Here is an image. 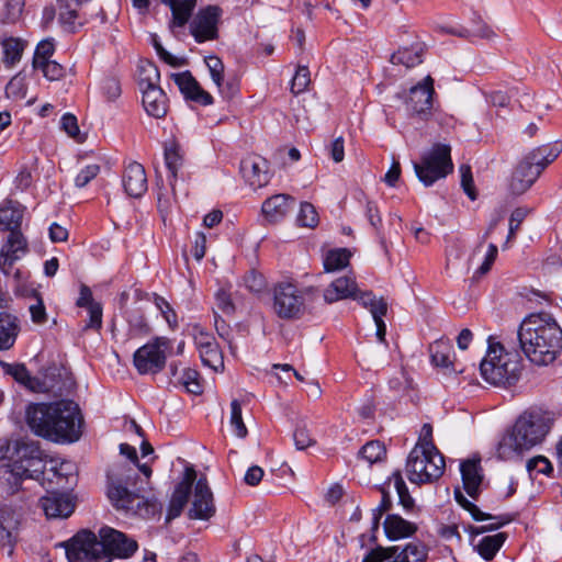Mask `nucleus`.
<instances>
[{
	"label": "nucleus",
	"mask_w": 562,
	"mask_h": 562,
	"mask_svg": "<svg viewBox=\"0 0 562 562\" xmlns=\"http://www.w3.org/2000/svg\"><path fill=\"white\" fill-rule=\"evenodd\" d=\"M25 418L36 436L53 442L72 443L82 435L83 417L78 404L71 400L31 404Z\"/></svg>",
	"instance_id": "obj_1"
},
{
	"label": "nucleus",
	"mask_w": 562,
	"mask_h": 562,
	"mask_svg": "<svg viewBox=\"0 0 562 562\" xmlns=\"http://www.w3.org/2000/svg\"><path fill=\"white\" fill-rule=\"evenodd\" d=\"M69 562H111L113 558L127 559L137 550V542L125 533L104 526L98 536L82 530L65 544Z\"/></svg>",
	"instance_id": "obj_2"
},
{
	"label": "nucleus",
	"mask_w": 562,
	"mask_h": 562,
	"mask_svg": "<svg viewBox=\"0 0 562 562\" xmlns=\"http://www.w3.org/2000/svg\"><path fill=\"white\" fill-rule=\"evenodd\" d=\"M517 337L530 362L537 366L552 363L562 350V329L548 313H532L524 318Z\"/></svg>",
	"instance_id": "obj_3"
},
{
	"label": "nucleus",
	"mask_w": 562,
	"mask_h": 562,
	"mask_svg": "<svg viewBox=\"0 0 562 562\" xmlns=\"http://www.w3.org/2000/svg\"><path fill=\"white\" fill-rule=\"evenodd\" d=\"M134 465L144 474L145 481L140 480L138 485L134 468L127 464L119 465L108 474V496L117 509L139 516L154 515L157 510L156 503L145 501L139 495V492L149 486L151 468L147 462L140 464L138 460Z\"/></svg>",
	"instance_id": "obj_4"
},
{
	"label": "nucleus",
	"mask_w": 562,
	"mask_h": 562,
	"mask_svg": "<svg viewBox=\"0 0 562 562\" xmlns=\"http://www.w3.org/2000/svg\"><path fill=\"white\" fill-rule=\"evenodd\" d=\"M0 447V458L8 459L9 463L0 465V486L10 495L21 490L24 480L38 481L44 474L45 461L40 445L35 441L18 440L11 448Z\"/></svg>",
	"instance_id": "obj_5"
},
{
	"label": "nucleus",
	"mask_w": 562,
	"mask_h": 562,
	"mask_svg": "<svg viewBox=\"0 0 562 562\" xmlns=\"http://www.w3.org/2000/svg\"><path fill=\"white\" fill-rule=\"evenodd\" d=\"M551 427L550 417L540 412H526L516 420L497 446V456L502 460L519 457L525 451L540 443Z\"/></svg>",
	"instance_id": "obj_6"
},
{
	"label": "nucleus",
	"mask_w": 562,
	"mask_h": 562,
	"mask_svg": "<svg viewBox=\"0 0 562 562\" xmlns=\"http://www.w3.org/2000/svg\"><path fill=\"white\" fill-rule=\"evenodd\" d=\"M521 370V358L517 352L505 351L499 342L488 339L487 352L480 363L481 375L487 383L512 386L520 379Z\"/></svg>",
	"instance_id": "obj_7"
},
{
	"label": "nucleus",
	"mask_w": 562,
	"mask_h": 562,
	"mask_svg": "<svg viewBox=\"0 0 562 562\" xmlns=\"http://www.w3.org/2000/svg\"><path fill=\"white\" fill-rule=\"evenodd\" d=\"M443 456L431 441L416 445L408 454L406 472L412 483H431L443 474Z\"/></svg>",
	"instance_id": "obj_8"
},
{
	"label": "nucleus",
	"mask_w": 562,
	"mask_h": 562,
	"mask_svg": "<svg viewBox=\"0 0 562 562\" xmlns=\"http://www.w3.org/2000/svg\"><path fill=\"white\" fill-rule=\"evenodd\" d=\"M451 148L446 144H435L424 153L419 162H414V170L420 182L426 187L446 178L453 170L450 156Z\"/></svg>",
	"instance_id": "obj_9"
},
{
	"label": "nucleus",
	"mask_w": 562,
	"mask_h": 562,
	"mask_svg": "<svg viewBox=\"0 0 562 562\" xmlns=\"http://www.w3.org/2000/svg\"><path fill=\"white\" fill-rule=\"evenodd\" d=\"M171 340L167 337H155L139 347L133 356V363L139 374H157L166 367Z\"/></svg>",
	"instance_id": "obj_10"
},
{
	"label": "nucleus",
	"mask_w": 562,
	"mask_h": 562,
	"mask_svg": "<svg viewBox=\"0 0 562 562\" xmlns=\"http://www.w3.org/2000/svg\"><path fill=\"white\" fill-rule=\"evenodd\" d=\"M273 311L283 319L300 318L305 311L303 291L291 282H280L273 289Z\"/></svg>",
	"instance_id": "obj_11"
},
{
	"label": "nucleus",
	"mask_w": 562,
	"mask_h": 562,
	"mask_svg": "<svg viewBox=\"0 0 562 562\" xmlns=\"http://www.w3.org/2000/svg\"><path fill=\"white\" fill-rule=\"evenodd\" d=\"M223 10L218 5L200 9L190 23V33L196 43L214 41L218 37V24Z\"/></svg>",
	"instance_id": "obj_12"
},
{
	"label": "nucleus",
	"mask_w": 562,
	"mask_h": 562,
	"mask_svg": "<svg viewBox=\"0 0 562 562\" xmlns=\"http://www.w3.org/2000/svg\"><path fill=\"white\" fill-rule=\"evenodd\" d=\"M192 487V501L188 516L190 519L209 520L215 515L216 507L206 477H200Z\"/></svg>",
	"instance_id": "obj_13"
},
{
	"label": "nucleus",
	"mask_w": 562,
	"mask_h": 562,
	"mask_svg": "<svg viewBox=\"0 0 562 562\" xmlns=\"http://www.w3.org/2000/svg\"><path fill=\"white\" fill-rule=\"evenodd\" d=\"M434 94V79L427 76L423 81L409 89L408 95L405 99L407 111L414 115L427 117L432 109Z\"/></svg>",
	"instance_id": "obj_14"
},
{
	"label": "nucleus",
	"mask_w": 562,
	"mask_h": 562,
	"mask_svg": "<svg viewBox=\"0 0 562 562\" xmlns=\"http://www.w3.org/2000/svg\"><path fill=\"white\" fill-rule=\"evenodd\" d=\"M454 498H456L457 503L462 508H464L465 510H468L471 514V516L474 520H476V521L495 520V522L490 524L488 526L473 528V530H472L473 533L479 535V533H483L488 530H496L513 520V517L510 515L492 516L490 514H485V513L481 512L480 508L475 504L470 502L462 494V492L459 488H457L454 491Z\"/></svg>",
	"instance_id": "obj_15"
},
{
	"label": "nucleus",
	"mask_w": 562,
	"mask_h": 562,
	"mask_svg": "<svg viewBox=\"0 0 562 562\" xmlns=\"http://www.w3.org/2000/svg\"><path fill=\"white\" fill-rule=\"evenodd\" d=\"M196 480V472L193 468L186 469L183 480L177 484L168 506L167 520L179 517L189 502L192 486Z\"/></svg>",
	"instance_id": "obj_16"
},
{
	"label": "nucleus",
	"mask_w": 562,
	"mask_h": 562,
	"mask_svg": "<svg viewBox=\"0 0 562 562\" xmlns=\"http://www.w3.org/2000/svg\"><path fill=\"white\" fill-rule=\"evenodd\" d=\"M240 172L254 189L265 187L269 182L268 161L260 156H249L241 160Z\"/></svg>",
	"instance_id": "obj_17"
},
{
	"label": "nucleus",
	"mask_w": 562,
	"mask_h": 562,
	"mask_svg": "<svg viewBox=\"0 0 562 562\" xmlns=\"http://www.w3.org/2000/svg\"><path fill=\"white\" fill-rule=\"evenodd\" d=\"M173 79L186 100L201 105H211L213 103V97L201 87L190 71L173 75Z\"/></svg>",
	"instance_id": "obj_18"
},
{
	"label": "nucleus",
	"mask_w": 562,
	"mask_h": 562,
	"mask_svg": "<svg viewBox=\"0 0 562 562\" xmlns=\"http://www.w3.org/2000/svg\"><path fill=\"white\" fill-rule=\"evenodd\" d=\"M40 505L47 518H67L74 509L75 503L66 493L52 492L40 499Z\"/></svg>",
	"instance_id": "obj_19"
},
{
	"label": "nucleus",
	"mask_w": 562,
	"mask_h": 562,
	"mask_svg": "<svg viewBox=\"0 0 562 562\" xmlns=\"http://www.w3.org/2000/svg\"><path fill=\"white\" fill-rule=\"evenodd\" d=\"M460 472L463 488L470 497L476 498L481 492V485L484 477L481 459L473 458L462 461L460 464Z\"/></svg>",
	"instance_id": "obj_20"
},
{
	"label": "nucleus",
	"mask_w": 562,
	"mask_h": 562,
	"mask_svg": "<svg viewBox=\"0 0 562 562\" xmlns=\"http://www.w3.org/2000/svg\"><path fill=\"white\" fill-rule=\"evenodd\" d=\"M124 190L132 198H140L147 191V177L144 167L136 162H130L122 177Z\"/></svg>",
	"instance_id": "obj_21"
},
{
	"label": "nucleus",
	"mask_w": 562,
	"mask_h": 562,
	"mask_svg": "<svg viewBox=\"0 0 562 562\" xmlns=\"http://www.w3.org/2000/svg\"><path fill=\"white\" fill-rule=\"evenodd\" d=\"M359 303L370 311L376 326V337L381 342H384L386 325L382 317L387 312V303L383 297L378 299L372 292L360 293Z\"/></svg>",
	"instance_id": "obj_22"
},
{
	"label": "nucleus",
	"mask_w": 562,
	"mask_h": 562,
	"mask_svg": "<svg viewBox=\"0 0 562 562\" xmlns=\"http://www.w3.org/2000/svg\"><path fill=\"white\" fill-rule=\"evenodd\" d=\"M358 285L353 277L346 276L334 280L324 291V300L331 304L345 299H353L359 302Z\"/></svg>",
	"instance_id": "obj_23"
},
{
	"label": "nucleus",
	"mask_w": 562,
	"mask_h": 562,
	"mask_svg": "<svg viewBox=\"0 0 562 562\" xmlns=\"http://www.w3.org/2000/svg\"><path fill=\"white\" fill-rule=\"evenodd\" d=\"M20 524V514L9 505L0 506V547H9L12 552L13 542Z\"/></svg>",
	"instance_id": "obj_24"
},
{
	"label": "nucleus",
	"mask_w": 562,
	"mask_h": 562,
	"mask_svg": "<svg viewBox=\"0 0 562 562\" xmlns=\"http://www.w3.org/2000/svg\"><path fill=\"white\" fill-rule=\"evenodd\" d=\"M540 175L539 168H536L529 159L524 157L513 173L510 181L512 192L522 194L535 183Z\"/></svg>",
	"instance_id": "obj_25"
},
{
	"label": "nucleus",
	"mask_w": 562,
	"mask_h": 562,
	"mask_svg": "<svg viewBox=\"0 0 562 562\" xmlns=\"http://www.w3.org/2000/svg\"><path fill=\"white\" fill-rule=\"evenodd\" d=\"M294 199L288 194H274L268 198L261 206L265 218L270 223L281 221L293 207Z\"/></svg>",
	"instance_id": "obj_26"
},
{
	"label": "nucleus",
	"mask_w": 562,
	"mask_h": 562,
	"mask_svg": "<svg viewBox=\"0 0 562 562\" xmlns=\"http://www.w3.org/2000/svg\"><path fill=\"white\" fill-rule=\"evenodd\" d=\"M142 102L149 116L161 119L167 114L168 100L160 87L143 91Z\"/></svg>",
	"instance_id": "obj_27"
},
{
	"label": "nucleus",
	"mask_w": 562,
	"mask_h": 562,
	"mask_svg": "<svg viewBox=\"0 0 562 562\" xmlns=\"http://www.w3.org/2000/svg\"><path fill=\"white\" fill-rule=\"evenodd\" d=\"M20 333L19 319L16 316L1 312L0 313V350L10 349Z\"/></svg>",
	"instance_id": "obj_28"
},
{
	"label": "nucleus",
	"mask_w": 562,
	"mask_h": 562,
	"mask_svg": "<svg viewBox=\"0 0 562 562\" xmlns=\"http://www.w3.org/2000/svg\"><path fill=\"white\" fill-rule=\"evenodd\" d=\"M24 209L19 202L7 201L0 206V225L3 231H20Z\"/></svg>",
	"instance_id": "obj_29"
},
{
	"label": "nucleus",
	"mask_w": 562,
	"mask_h": 562,
	"mask_svg": "<svg viewBox=\"0 0 562 562\" xmlns=\"http://www.w3.org/2000/svg\"><path fill=\"white\" fill-rule=\"evenodd\" d=\"M160 72L150 60H139L137 65V83L140 92L153 88H159Z\"/></svg>",
	"instance_id": "obj_30"
},
{
	"label": "nucleus",
	"mask_w": 562,
	"mask_h": 562,
	"mask_svg": "<svg viewBox=\"0 0 562 562\" xmlns=\"http://www.w3.org/2000/svg\"><path fill=\"white\" fill-rule=\"evenodd\" d=\"M431 361L436 367L450 369L453 372H461L452 359L454 356L452 347L445 341H435L430 346Z\"/></svg>",
	"instance_id": "obj_31"
},
{
	"label": "nucleus",
	"mask_w": 562,
	"mask_h": 562,
	"mask_svg": "<svg viewBox=\"0 0 562 562\" xmlns=\"http://www.w3.org/2000/svg\"><path fill=\"white\" fill-rule=\"evenodd\" d=\"M397 551L386 562H425L428 555L426 546L420 542H409L404 548L394 546Z\"/></svg>",
	"instance_id": "obj_32"
},
{
	"label": "nucleus",
	"mask_w": 562,
	"mask_h": 562,
	"mask_svg": "<svg viewBox=\"0 0 562 562\" xmlns=\"http://www.w3.org/2000/svg\"><path fill=\"white\" fill-rule=\"evenodd\" d=\"M29 251L27 240L21 231L9 232L5 243L0 249L2 256L20 260Z\"/></svg>",
	"instance_id": "obj_33"
},
{
	"label": "nucleus",
	"mask_w": 562,
	"mask_h": 562,
	"mask_svg": "<svg viewBox=\"0 0 562 562\" xmlns=\"http://www.w3.org/2000/svg\"><path fill=\"white\" fill-rule=\"evenodd\" d=\"M384 530L390 539L396 540L412 536L416 526L398 515H389L384 521Z\"/></svg>",
	"instance_id": "obj_34"
},
{
	"label": "nucleus",
	"mask_w": 562,
	"mask_h": 562,
	"mask_svg": "<svg viewBox=\"0 0 562 562\" xmlns=\"http://www.w3.org/2000/svg\"><path fill=\"white\" fill-rule=\"evenodd\" d=\"M170 5L172 12V23L182 27L189 21L191 13L196 4V0H162Z\"/></svg>",
	"instance_id": "obj_35"
},
{
	"label": "nucleus",
	"mask_w": 562,
	"mask_h": 562,
	"mask_svg": "<svg viewBox=\"0 0 562 562\" xmlns=\"http://www.w3.org/2000/svg\"><path fill=\"white\" fill-rule=\"evenodd\" d=\"M423 53L424 48L422 45H415L412 48H400L391 56V63L394 65H403L406 68H412L423 61Z\"/></svg>",
	"instance_id": "obj_36"
},
{
	"label": "nucleus",
	"mask_w": 562,
	"mask_h": 562,
	"mask_svg": "<svg viewBox=\"0 0 562 562\" xmlns=\"http://www.w3.org/2000/svg\"><path fill=\"white\" fill-rule=\"evenodd\" d=\"M559 156V150L552 148L549 145L540 146L525 157L529 159L531 165L539 168V172H542L552 161Z\"/></svg>",
	"instance_id": "obj_37"
},
{
	"label": "nucleus",
	"mask_w": 562,
	"mask_h": 562,
	"mask_svg": "<svg viewBox=\"0 0 562 562\" xmlns=\"http://www.w3.org/2000/svg\"><path fill=\"white\" fill-rule=\"evenodd\" d=\"M506 540V535L503 532L483 537L475 546L479 554L486 561H491L496 552L501 549Z\"/></svg>",
	"instance_id": "obj_38"
},
{
	"label": "nucleus",
	"mask_w": 562,
	"mask_h": 562,
	"mask_svg": "<svg viewBox=\"0 0 562 562\" xmlns=\"http://www.w3.org/2000/svg\"><path fill=\"white\" fill-rule=\"evenodd\" d=\"M24 43L19 38H4L2 41L3 63L7 66H13L18 61H20L24 50Z\"/></svg>",
	"instance_id": "obj_39"
},
{
	"label": "nucleus",
	"mask_w": 562,
	"mask_h": 562,
	"mask_svg": "<svg viewBox=\"0 0 562 562\" xmlns=\"http://www.w3.org/2000/svg\"><path fill=\"white\" fill-rule=\"evenodd\" d=\"M393 483V487L397 493L400 504L405 509H411L414 505V499L409 495L408 488L406 486V483L404 482L402 474L400 471H396L392 474V476L389 479V482L385 483L387 485V488L391 487V484Z\"/></svg>",
	"instance_id": "obj_40"
},
{
	"label": "nucleus",
	"mask_w": 562,
	"mask_h": 562,
	"mask_svg": "<svg viewBox=\"0 0 562 562\" xmlns=\"http://www.w3.org/2000/svg\"><path fill=\"white\" fill-rule=\"evenodd\" d=\"M350 252L345 249L329 250L324 258V268L327 272L340 270L349 263Z\"/></svg>",
	"instance_id": "obj_41"
},
{
	"label": "nucleus",
	"mask_w": 562,
	"mask_h": 562,
	"mask_svg": "<svg viewBox=\"0 0 562 562\" xmlns=\"http://www.w3.org/2000/svg\"><path fill=\"white\" fill-rule=\"evenodd\" d=\"M16 261V259L9 258L0 254V271L7 278H12L15 286H20L26 281L29 273L20 268L14 269V263Z\"/></svg>",
	"instance_id": "obj_42"
},
{
	"label": "nucleus",
	"mask_w": 562,
	"mask_h": 562,
	"mask_svg": "<svg viewBox=\"0 0 562 562\" xmlns=\"http://www.w3.org/2000/svg\"><path fill=\"white\" fill-rule=\"evenodd\" d=\"M385 447L379 440H372L367 442L359 451V456L369 464L382 461L385 458Z\"/></svg>",
	"instance_id": "obj_43"
},
{
	"label": "nucleus",
	"mask_w": 562,
	"mask_h": 562,
	"mask_svg": "<svg viewBox=\"0 0 562 562\" xmlns=\"http://www.w3.org/2000/svg\"><path fill=\"white\" fill-rule=\"evenodd\" d=\"M175 383L183 385L187 392L194 395L203 392L202 384L200 383V374L194 369H184Z\"/></svg>",
	"instance_id": "obj_44"
},
{
	"label": "nucleus",
	"mask_w": 562,
	"mask_h": 562,
	"mask_svg": "<svg viewBox=\"0 0 562 562\" xmlns=\"http://www.w3.org/2000/svg\"><path fill=\"white\" fill-rule=\"evenodd\" d=\"M165 161L166 166L170 172V184L173 186V181L177 179L178 170L182 166V155L180 154V149L176 144H172L165 149Z\"/></svg>",
	"instance_id": "obj_45"
},
{
	"label": "nucleus",
	"mask_w": 562,
	"mask_h": 562,
	"mask_svg": "<svg viewBox=\"0 0 562 562\" xmlns=\"http://www.w3.org/2000/svg\"><path fill=\"white\" fill-rule=\"evenodd\" d=\"M202 363L211 368L213 371H218L224 368L223 355L218 348L217 342L214 347L201 349L199 351Z\"/></svg>",
	"instance_id": "obj_46"
},
{
	"label": "nucleus",
	"mask_w": 562,
	"mask_h": 562,
	"mask_svg": "<svg viewBox=\"0 0 562 562\" xmlns=\"http://www.w3.org/2000/svg\"><path fill=\"white\" fill-rule=\"evenodd\" d=\"M205 64L209 69L210 76L217 87L220 92H224V69L225 66L221 58L211 55L205 57Z\"/></svg>",
	"instance_id": "obj_47"
},
{
	"label": "nucleus",
	"mask_w": 562,
	"mask_h": 562,
	"mask_svg": "<svg viewBox=\"0 0 562 562\" xmlns=\"http://www.w3.org/2000/svg\"><path fill=\"white\" fill-rule=\"evenodd\" d=\"M229 424L238 438H245L248 434L241 416V404L238 400L231 402Z\"/></svg>",
	"instance_id": "obj_48"
},
{
	"label": "nucleus",
	"mask_w": 562,
	"mask_h": 562,
	"mask_svg": "<svg viewBox=\"0 0 562 562\" xmlns=\"http://www.w3.org/2000/svg\"><path fill=\"white\" fill-rule=\"evenodd\" d=\"M24 7L23 0H7L4 9L1 13V22L3 24H13L21 18Z\"/></svg>",
	"instance_id": "obj_49"
},
{
	"label": "nucleus",
	"mask_w": 562,
	"mask_h": 562,
	"mask_svg": "<svg viewBox=\"0 0 562 562\" xmlns=\"http://www.w3.org/2000/svg\"><path fill=\"white\" fill-rule=\"evenodd\" d=\"M296 221L302 227L314 228L318 224V214L314 205L308 202H303Z\"/></svg>",
	"instance_id": "obj_50"
},
{
	"label": "nucleus",
	"mask_w": 562,
	"mask_h": 562,
	"mask_svg": "<svg viewBox=\"0 0 562 562\" xmlns=\"http://www.w3.org/2000/svg\"><path fill=\"white\" fill-rule=\"evenodd\" d=\"M59 5V22L66 27L67 31H75V22L77 19V11L71 8L69 0H58Z\"/></svg>",
	"instance_id": "obj_51"
},
{
	"label": "nucleus",
	"mask_w": 562,
	"mask_h": 562,
	"mask_svg": "<svg viewBox=\"0 0 562 562\" xmlns=\"http://www.w3.org/2000/svg\"><path fill=\"white\" fill-rule=\"evenodd\" d=\"M389 387L395 395H405L412 389V380L404 371H400L389 380Z\"/></svg>",
	"instance_id": "obj_52"
},
{
	"label": "nucleus",
	"mask_w": 562,
	"mask_h": 562,
	"mask_svg": "<svg viewBox=\"0 0 562 562\" xmlns=\"http://www.w3.org/2000/svg\"><path fill=\"white\" fill-rule=\"evenodd\" d=\"M311 82L310 70L306 66H299L291 82V91L300 94L306 90Z\"/></svg>",
	"instance_id": "obj_53"
},
{
	"label": "nucleus",
	"mask_w": 562,
	"mask_h": 562,
	"mask_svg": "<svg viewBox=\"0 0 562 562\" xmlns=\"http://www.w3.org/2000/svg\"><path fill=\"white\" fill-rule=\"evenodd\" d=\"M294 445L297 450H304L315 443L314 438L311 436L304 423H299L293 432Z\"/></svg>",
	"instance_id": "obj_54"
},
{
	"label": "nucleus",
	"mask_w": 562,
	"mask_h": 562,
	"mask_svg": "<svg viewBox=\"0 0 562 562\" xmlns=\"http://www.w3.org/2000/svg\"><path fill=\"white\" fill-rule=\"evenodd\" d=\"M55 52V45L52 40H43L41 41L35 49L33 57V66L41 65L46 60H50Z\"/></svg>",
	"instance_id": "obj_55"
},
{
	"label": "nucleus",
	"mask_w": 562,
	"mask_h": 562,
	"mask_svg": "<svg viewBox=\"0 0 562 562\" xmlns=\"http://www.w3.org/2000/svg\"><path fill=\"white\" fill-rule=\"evenodd\" d=\"M526 469L530 475H532V472L549 475L553 471L551 462L543 456L529 459L526 463Z\"/></svg>",
	"instance_id": "obj_56"
},
{
	"label": "nucleus",
	"mask_w": 562,
	"mask_h": 562,
	"mask_svg": "<svg viewBox=\"0 0 562 562\" xmlns=\"http://www.w3.org/2000/svg\"><path fill=\"white\" fill-rule=\"evenodd\" d=\"M25 78L21 75L14 76L5 87V92L14 99H24L26 97Z\"/></svg>",
	"instance_id": "obj_57"
},
{
	"label": "nucleus",
	"mask_w": 562,
	"mask_h": 562,
	"mask_svg": "<svg viewBox=\"0 0 562 562\" xmlns=\"http://www.w3.org/2000/svg\"><path fill=\"white\" fill-rule=\"evenodd\" d=\"M34 69H41L44 77L48 80H58L64 76V68L55 60H46L41 65L33 66Z\"/></svg>",
	"instance_id": "obj_58"
},
{
	"label": "nucleus",
	"mask_w": 562,
	"mask_h": 562,
	"mask_svg": "<svg viewBox=\"0 0 562 562\" xmlns=\"http://www.w3.org/2000/svg\"><path fill=\"white\" fill-rule=\"evenodd\" d=\"M460 175L463 191L472 201H474L476 199V191L474 187L471 167L469 165H461Z\"/></svg>",
	"instance_id": "obj_59"
},
{
	"label": "nucleus",
	"mask_w": 562,
	"mask_h": 562,
	"mask_svg": "<svg viewBox=\"0 0 562 562\" xmlns=\"http://www.w3.org/2000/svg\"><path fill=\"white\" fill-rule=\"evenodd\" d=\"M100 172V166L91 164L82 168L75 178V186L77 188L86 187L91 180H93Z\"/></svg>",
	"instance_id": "obj_60"
},
{
	"label": "nucleus",
	"mask_w": 562,
	"mask_h": 562,
	"mask_svg": "<svg viewBox=\"0 0 562 562\" xmlns=\"http://www.w3.org/2000/svg\"><path fill=\"white\" fill-rule=\"evenodd\" d=\"M154 303L160 311L161 315L170 327H176L178 324L177 314L170 306V304L161 296L155 295Z\"/></svg>",
	"instance_id": "obj_61"
},
{
	"label": "nucleus",
	"mask_w": 562,
	"mask_h": 562,
	"mask_svg": "<svg viewBox=\"0 0 562 562\" xmlns=\"http://www.w3.org/2000/svg\"><path fill=\"white\" fill-rule=\"evenodd\" d=\"M130 333L133 336L147 335L150 330L145 317L140 313L132 314L128 318Z\"/></svg>",
	"instance_id": "obj_62"
},
{
	"label": "nucleus",
	"mask_w": 562,
	"mask_h": 562,
	"mask_svg": "<svg viewBox=\"0 0 562 562\" xmlns=\"http://www.w3.org/2000/svg\"><path fill=\"white\" fill-rule=\"evenodd\" d=\"M528 215V210L524 207H517L513 211L509 218V231L507 236V241L515 238L516 233L518 232L520 224L524 222L526 216Z\"/></svg>",
	"instance_id": "obj_63"
},
{
	"label": "nucleus",
	"mask_w": 562,
	"mask_h": 562,
	"mask_svg": "<svg viewBox=\"0 0 562 562\" xmlns=\"http://www.w3.org/2000/svg\"><path fill=\"white\" fill-rule=\"evenodd\" d=\"M396 548H383L376 547L372 549L362 560V562H382V561H391L392 554L396 552Z\"/></svg>",
	"instance_id": "obj_64"
}]
</instances>
